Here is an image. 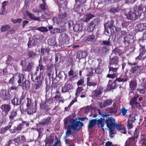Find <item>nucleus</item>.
Here are the masks:
<instances>
[{
    "mask_svg": "<svg viewBox=\"0 0 146 146\" xmlns=\"http://www.w3.org/2000/svg\"><path fill=\"white\" fill-rule=\"evenodd\" d=\"M103 118H105V123L107 127L109 129V136L110 137L113 138L115 135L114 132V129L113 127L115 124V119L111 115L105 113L102 115Z\"/></svg>",
    "mask_w": 146,
    "mask_h": 146,
    "instance_id": "obj_1",
    "label": "nucleus"
},
{
    "mask_svg": "<svg viewBox=\"0 0 146 146\" xmlns=\"http://www.w3.org/2000/svg\"><path fill=\"white\" fill-rule=\"evenodd\" d=\"M139 97V94H135L134 95L133 97L131 98L130 104L133 108H137L139 109H141L142 108L141 105L138 102L142 101L143 98L142 97H139L138 99V101H137Z\"/></svg>",
    "mask_w": 146,
    "mask_h": 146,
    "instance_id": "obj_2",
    "label": "nucleus"
},
{
    "mask_svg": "<svg viewBox=\"0 0 146 146\" xmlns=\"http://www.w3.org/2000/svg\"><path fill=\"white\" fill-rule=\"evenodd\" d=\"M27 111L29 115H31L36 112L37 111V104L33 103L31 98H27Z\"/></svg>",
    "mask_w": 146,
    "mask_h": 146,
    "instance_id": "obj_3",
    "label": "nucleus"
},
{
    "mask_svg": "<svg viewBox=\"0 0 146 146\" xmlns=\"http://www.w3.org/2000/svg\"><path fill=\"white\" fill-rule=\"evenodd\" d=\"M25 77L22 74L21 75L18 73L14 74L13 77L9 80V84L12 85L15 84V82L17 81V83L19 84L18 86H20V84L22 83V81H23Z\"/></svg>",
    "mask_w": 146,
    "mask_h": 146,
    "instance_id": "obj_4",
    "label": "nucleus"
},
{
    "mask_svg": "<svg viewBox=\"0 0 146 146\" xmlns=\"http://www.w3.org/2000/svg\"><path fill=\"white\" fill-rule=\"evenodd\" d=\"M67 14L66 13H61L58 17H54L52 19L54 22H55L59 25L63 26L65 25V21L67 19Z\"/></svg>",
    "mask_w": 146,
    "mask_h": 146,
    "instance_id": "obj_5",
    "label": "nucleus"
},
{
    "mask_svg": "<svg viewBox=\"0 0 146 146\" xmlns=\"http://www.w3.org/2000/svg\"><path fill=\"white\" fill-rule=\"evenodd\" d=\"M21 65L24 71L28 72H31L33 69L34 65V62L32 61L27 62L26 60H23L21 61Z\"/></svg>",
    "mask_w": 146,
    "mask_h": 146,
    "instance_id": "obj_6",
    "label": "nucleus"
},
{
    "mask_svg": "<svg viewBox=\"0 0 146 146\" xmlns=\"http://www.w3.org/2000/svg\"><path fill=\"white\" fill-rule=\"evenodd\" d=\"M114 21L113 20H111L110 21H108V22L104 25L105 31L108 33L109 32L108 31V29H111L112 28L113 31L116 33L119 31L121 29L120 28H117L113 24Z\"/></svg>",
    "mask_w": 146,
    "mask_h": 146,
    "instance_id": "obj_7",
    "label": "nucleus"
},
{
    "mask_svg": "<svg viewBox=\"0 0 146 146\" xmlns=\"http://www.w3.org/2000/svg\"><path fill=\"white\" fill-rule=\"evenodd\" d=\"M26 141V139L24 135L21 136V138L20 137H18L15 138L14 139H12L9 141L8 144H6L5 146H12L14 145V143H13L14 141L15 143H17L19 145H23L24 142Z\"/></svg>",
    "mask_w": 146,
    "mask_h": 146,
    "instance_id": "obj_8",
    "label": "nucleus"
},
{
    "mask_svg": "<svg viewBox=\"0 0 146 146\" xmlns=\"http://www.w3.org/2000/svg\"><path fill=\"white\" fill-rule=\"evenodd\" d=\"M128 64L131 66L130 71L132 74H135V76H137L140 74L141 66L137 65L135 62L131 63L129 62Z\"/></svg>",
    "mask_w": 146,
    "mask_h": 146,
    "instance_id": "obj_9",
    "label": "nucleus"
},
{
    "mask_svg": "<svg viewBox=\"0 0 146 146\" xmlns=\"http://www.w3.org/2000/svg\"><path fill=\"white\" fill-rule=\"evenodd\" d=\"M119 66L114 67L109 66V73L107 75L106 77L113 79L116 77Z\"/></svg>",
    "mask_w": 146,
    "mask_h": 146,
    "instance_id": "obj_10",
    "label": "nucleus"
},
{
    "mask_svg": "<svg viewBox=\"0 0 146 146\" xmlns=\"http://www.w3.org/2000/svg\"><path fill=\"white\" fill-rule=\"evenodd\" d=\"M70 123H71L70 126L74 130L78 131L80 130L79 121H77V119H75L72 118L70 120Z\"/></svg>",
    "mask_w": 146,
    "mask_h": 146,
    "instance_id": "obj_11",
    "label": "nucleus"
},
{
    "mask_svg": "<svg viewBox=\"0 0 146 146\" xmlns=\"http://www.w3.org/2000/svg\"><path fill=\"white\" fill-rule=\"evenodd\" d=\"M113 128L114 129V131L115 130V129L116 130L118 131H120L122 134H126L127 131L126 128L123 125L119 123H115L113 127Z\"/></svg>",
    "mask_w": 146,
    "mask_h": 146,
    "instance_id": "obj_12",
    "label": "nucleus"
},
{
    "mask_svg": "<svg viewBox=\"0 0 146 146\" xmlns=\"http://www.w3.org/2000/svg\"><path fill=\"white\" fill-rule=\"evenodd\" d=\"M126 18L128 20L135 21L136 20L138 17V15L136 12L129 11L128 13H125Z\"/></svg>",
    "mask_w": 146,
    "mask_h": 146,
    "instance_id": "obj_13",
    "label": "nucleus"
},
{
    "mask_svg": "<svg viewBox=\"0 0 146 146\" xmlns=\"http://www.w3.org/2000/svg\"><path fill=\"white\" fill-rule=\"evenodd\" d=\"M104 88L102 86H99L96 89L92 92V96L93 98H96L99 96L102 93Z\"/></svg>",
    "mask_w": 146,
    "mask_h": 146,
    "instance_id": "obj_14",
    "label": "nucleus"
},
{
    "mask_svg": "<svg viewBox=\"0 0 146 146\" xmlns=\"http://www.w3.org/2000/svg\"><path fill=\"white\" fill-rule=\"evenodd\" d=\"M134 42V38L133 36L130 35H125L124 37L123 42L128 46Z\"/></svg>",
    "mask_w": 146,
    "mask_h": 146,
    "instance_id": "obj_15",
    "label": "nucleus"
},
{
    "mask_svg": "<svg viewBox=\"0 0 146 146\" xmlns=\"http://www.w3.org/2000/svg\"><path fill=\"white\" fill-rule=\"evenodd\" d=\"M0 108L2 112L6 115L8 114L11 109V106L9 104H4L1 106Z\"/></svg>",
    "mask_w": 146,
    "mask_h": 146,
    "instance_id": "obj_16",
    "label": "nucleus"
},
{
    "mask_svg": "<svg viewBox=\"0 0 146 146\" xmlns=\"http://www.w3.org/2000/svg\"><path fill=\"white\" fill-rule=\"evenodd\" d=\"M135 12H136L138 16H140L141 14L144 13L146 11V8L142 5H141L138 7H136Z\"/></svg>",
    "mask_w": 146,
    "mask_h": 146,
    "instance_id": "obj_17",
    "label": "nucleus"
},
{
    "mask_svg": "<svg viewBox=\"0 0 146 146\" xmlns=\"http://www.w3.org/2000/svg\"><path fill=\"white\" fill-rule=\"evenodd\" d=\"M119 62V58L117 56H115L110 60L109 66L114 67H117Z\"/></svg>",
    "mask_w": 146,
    "mask_h": 146,
    "instance_id": "obj_18",
    "label": "nucleus"
},
{
    "mask_svg": "<svg viewBox=\"0 0 146 146\" xmlns=\"http://www.w3.org/2000/svg\"><path fill=\"white\" fill-rule=\"evenodd\" d=\"M117 82H115V80L113 82L112 80H109L107 86V89L110 91L115 89L116 86H117Z\"/></svg>",
    "mask_w": 146,
    "mask_h": 146,
    "instance_id": "obj_19",
    "label": "nucleus"
},
{
    "mask_svg": "<svg viewBox=\"0 0 146 146\" xmlns=\"http://www.w3.org/2000/svg\"><path fill=\"white\" fill-rule=\"evenodd\" d=\"M51 122V117L49 116L41 120L39 122V124L40 125H44L48 124Z\"/></svg>",
    "mask_w": 146,
    "mask_h": 146,
    "instance_id": "obj_20",
    "label": "nucleus"
},
{
    "mask_svg": "<svg viewBox=\"0 0 146 146\" xmlns=\"http://www.w3.org/2000/svg\"><path fill=\"white\" fill-rule=\"evenodd\" d=\"M73 89V85L70 84H66L64 86L62 87L61 92L62 93H65L68 92L70 90Z\"/></svg>",
    "mask_w": 146,
    "mask_h": 146,
    "instance_id": "obj_21",
    "label": "nucleus"
},
{
    "mask_svg": "<svg viewBox=\"0 0 146 146\" xmlns=\"http://www.w3.org/2000/svg\"><path fill=\"white\" fill-rule=\"evenodd\" d=\"M84 38L86 41L92 43L95 42L96 40V36L93 34L86 36Z\"/></svg>",
    "mask_w": 146,
    "mask_h": 146,
    "instance_id": "obj_22",
    "label": "nucleus"
},
{
    "mask_svg": "<svg viewBox=\"0 0 146 146\" xmlns=\"http://www.w3.org/2000/svg\"><path fill=\"white\" fill-rule=\"evenodd\" d=\"M55 94L56 95L54 97L55 100L56 102H62V103H63L64 100L63 99V98L62 97L60 92L58 90H56Z\"/></svg>",
    "mask_w": 146,
    "mask_h": 146,
    "instance_id": "obj_23",
    "label": "nucleus"
},
{
    "mask_svg": "<svg viewBox=\"0 0 146 146\" xmlns=\"http://www.w3.org/2000/svg\"><path fill=\"white\" fill-rule=\"evenodd\" d=\"M94 17V15H93L91 13L86 14L82 18V21L84 22L87 23Z\"/></svg>",
    "mask_w": 146,
    "mask_h": 146,
    "instance_id": "obj_24",
    "label": "nucleus"
},
{
    "mask_svg": "<svg viewBox=\"0 0 146 146\" xmlns=\"http://www.w3.org/2000/svg\"><path fill=\"white\" fill-rule=\"evenodd\" d=\"M112 102L111 100H106L105 101L99 104V105L101 108H103L107 106L111 105Z\"/></svg>",
    "mask_w": 146,
    "mask_h": 146,
    "instance_id": "obj_25",
    "label": "nucleus"
},
{
    "mask_svg": "<svg viewBox=\"0 0 146 146\" xmlns=\"http://www.w3.org/2000/svg\"><path fill=\"white\" fill-rule=\"evenodd\" d=\"M128 80V77L126 74L122 75L119 78H116L115 80V82H126Z\"/></svg>",
    "mask_w": 146,
    "mask_h": 146,
    "instance_id": "obj_26",
    "label": "nucleus"
},
{
    "mask_svg": "<svg viewBox=\"0 0 146 146\" xmlns=\"http://www.w3.org/2000/svg\"><path fill=\"white\" fill-rule=\"evenodd\" d=\"M96 125L99 127H103L104 126V122H105V118H102L101 117L100 119L96 118Z\"/></svg>",
    "mask_w": 146,
    "mask_h": 146,
    "instance_id": "obj_27",
    "label": "nucleus"
},
{
    "mask_svg": "<svg viewBox=\"0 0 146 146\" xmlns=\"http://www.w3.org/2000/svg\"><path fill=\"white\" fill-rule=\"evenodd\" d=\"M17 112L15 110H12L10 113L9 115V118L10 120V121L9 122H11L13 123V120L14 118L17 115Z\"/></svg>",
    "mask_w": 146,
    "mask_h": 146,
    "instance_id": "obj_28",
    "label": "nucleus"
},
{
    "mask_svg": "<svg viewBox=\"0 0 146 146\" xmlns=\"http://www.w3.org/2000/svg\"><path fill=\"white\" fill-rule=\"evenodd\" d=\"M60 38L62 41L65 42H68L70 38V37L67 34L64 33L61 34Z\"/></svg>",
    "mask_w": 146,
    "mask_h": 146,
    "instance_id": "obj_29",
    "label": "nucleus"
},
{
    "mask_svg": "<svg viewBox=\"0 0 146 146\" xmlns=\"http://www.w3.org/2000/svg\"><path fill=\"white\" fill-rule=\"evenodd\" d=\"M22 129L20 124H19V125L17 127H14L13 129H10V131L11 133H18L22 130Z\"/></svg>",
    "mask_w": 146,
    "mask_h": 146,
    "instance_id": "obj_30",
    "label": "nucleus"
},
{
    "mask_svg": "<svg viewBox=\"0 0 146 146\" xmlns=\"http://www.w3.org/2000/svg\"><path fill=\"white\" fill-rule=\"evenodd\" d=\"M129 86L131 90H134L137 87V81L134 79L131 80L129 83Z\"/></svg>",
    "mask_w": 146,
    "mask_h": 146,
    "instance_id": "obj_31",
    "label": "nucleus"
},
{
    "mask_svg": "<svg viewBox=\"0 0 146 146\" xmlns=\"http://www.w3.org/2000/svg\"><path fill=\"white\" fill-rule=\"evenodd\" d=\"M37 40L36 38H32L31 39H30L27 44L28 48H30L32 46L35 45L37 42Z\"/></svg>",
    "mask_w": 146,
    "mask_h": 146,
    "instance_id": "obj_32",
    "label": "nucleus"
},
{
    "mask_svg": "<svg viewBox=\"0 0 146 146\" xmlns=\"http://www.w3.org/2000/svg\"><path fill=\"white\" fill-rule=\"evenodd\" d=\"M96 125V119H95L89 121L88 125V129H92L93 127Z\"/></svg>",
    "mask_w": 146,
    "mask_h": 146,
    "instance_id": "obj_33",
    "label": "nucleus"
},
{
    "mask_svg": "<svg viewBox=\"0 0 146 146\" xmlns=\"http://www.w3.org/2000/svg\"><path fill=\"white\" fill-rule=\"evenodd\" d=\"M44 75H43V72H40L39 75L36 77L35 82L39 83H42Z\"/></svg>",
    "mask_w": 146,
    "mask_h": 146,
    "instance_id": "obj_34",
    "label": "nucleus"
},
{
    "mask_svg": "<svg viewBox=\"0 0 146 146\" xmlns=\"http://www.w3.org/2000/svg\"><path fill=\"white\" fill-rule=\"evenodd\" d=\"M75 3L73 9L75 12L78 13H80L82 12V10L80 7L81 4H80V3L78 4V3Z\"/></svg>",
    "mask_w": 146,
    "mask_h": 146,
    "instance_id": "obj_35",
    "label": "nucleus"
},
{
    "mask_svg": "<svg viewBox=\"0 0 146 146\" xmlns=\"http://www.w3.org/2000/svg\"><path fill=\"white\" fill-rule=\"evenodd\" d=\"M2 98L4 100H9L10 99V94L9 91L3 92Z\"/></svg>",
    "mask_w": 146,
    "mask_h": 146,
    "instance_id": "obj_36",
    "label": "nucleus"
},
{
    "mask_svg": "<svg viewBox=\"0 0 146 146\" xmlns=\"http://www.w3.org/2000/svg\"><path fill=\"white\" fill-rule=\"evenodd\" d=\"M118 108L115 106L113 107L110 108L107 110V112L108 113H112L116 114L117 113Z\"/></svg>",
    "mask_w": 146,
    "mask_h": 146,
    "instance_id": "obj_37",
    "label": "nucleus"
},
{
    "mask_svg": "<svg viewBox=\"0 0 146 146\" xmlns=\"http://www.w3.org/2000/svg\"><path fill=\"white\" fill-rule=\"evenodd\" d=\"M12 125V123L11 122H9L8 125L2 128L0 130V133L3 134L5 133L8 130L10 129V128H11Z\"/></svg>",
    "mask_w": 146,
    "mask_h": 146,
    "instance_id": "obj_38",
    "label": "nucleus"
},
{
    "mask_svg": "<svg viewBox=\"0 0 146 146\" xmlns=\"http://www.w3.org/2000/svg\"><path fill=\"white\" fill-rule=\"evenodd\" d=\"M87 54L86 51H82L79 52L77 55V58L79 59L85 58L87 55Z\"/></svg>",
    "mask_w": 146,
    "mask_h": 146,
    "instance_id": "obj_39",
    "label": "nucleus"
},
{
    "mask_svg": "<svg viewBox=\"0 0 146 146\" xmlns=\"http://www.w3.org/2000/svg\"><path fill=\"white\" fill-rule=\"evenodd\" d=\"M27 55L28 57L31 59H35L36 58L37 56V54L33 50L32 51H27Z\"/></svg>",
    "mask_w": 146,
    "mask_h": 146,
    "instance_id": "obj_40",
    "label": "nucleus"
},
{
    "mask_svg": "<svg viewBox=\"0 0 146 146\" xmlns=\"http://www.w3.org/2000/svg\"><path fill=\"white\" fill-rule=\"evenodd\" d=\"M22 82H23L22 85L23 88H25L26 89L29 88L30 85V83L29 81L26 80L25 78L23 81H22Z\"/></svg>",
    "mask_w": 146,
    "mask_h": 146,
    "instance_id": "obj_41",
    "label": "nucleus"
},
{
    "mask_svg": "<svg viewBox=\"0 0 146 146\" xmlns=\"http://www.w3.org/2000/svg\"><path fill=\"white\" fill-rule=\"evenodd\" d=\"M137 90L140 94H143L145 93L146 91V82H145L143 86L141 87H139V88L137 89Z\"/></svg>",
    "mask_w": 146,
    "mask_h": 146,
    "instance_id": "obj_42",
    "label": "nucleus"
},
{
    "mask_svg": "<svg viewBox=\"0 0 146 146\" xmlns=\"http://www.w3.org/2000/svg\"><path fill=\"white\" fill-rule=\"evenodd\" d=\"M11 102L13 105L17 106L20 104L17 96L15 95L14 96L13 98L11 100Z\"/></svg>",
    "mask_w": 146,
    "mask_h": 146,
    "instance_id": "obj_43",
    "label": "nucleus"
},
{
    "mask_svg": "<svg viewBox=\"0 0 146 146\" xmlns=\"http://www.w3.org/2000/svg\"><path fill=\"white\" fill-rule=\"evenodd\" d=\"M100 22V20L99 18H96L92 19V21L90 22L94 26L95 28L96 27H97Z\"/></svg>",
    "mask_w": 146,
    "mask_h": 146,
    "instance_id": "obj_44",
    "label": "nucleus"
},
{
    "mask_svg": "<svg viewBox=\"0 0 146 146\" xmlns=\"http://www.w3.org/2000/svg\"><path fill=\"white\" fill-rule=\"evenodd\" d=\"M136 115V113H135V115L133 113L130 114L128 117V119L127 121L134 123L136 120V119L135 118Z\"/></svg>",
    "mask_w": 146,
    "mask_h": 146,
    "instance_id": "obj_45",
    "label": "nucleus"
},
{
    "mask_svg": "<svg viewBox=\"0 0 146 146\" xmlns=\"http://www.w3.org/2000/svg\"><path fill=\"white\" fill-rule=\"evenodd\" d=\"M40 108L42 110L46 111H47L49 110L48 106L47 105V103L45 102L44 103H42L40 105Z\"/></svg>",
    "mask_w": 146,
    "mask_h": 146,
    "instance_id": "obj_46",
    "label": "nucleus"
},
{
    "mask_svg": "<svg viewBox=\"0 0 146 146\" xmlns=\"http://www.w3.org/2000/svg\"><path fill=\"white\" fill-rule=\"evenodd\" d=\"M10 28V26L9 25H2L1 28V32H3L9 30Z\"/></svg>",
    "mask_w": 146,
    "mask_h": 146,
    "instance_id": "obj_47",
    "label": "nucleus"
},
{
    "mask_svg": "<svg viewBox=\"0 0 146 146\" xmlns=\"http://www.w3.org/2000/svg\"><path fill=\"white\" fill-rule=\"evenodd\" d=\"M113 52L115 55L118 54L120 56L122 53V50H120L118 47H115L113 50Z\"/></svg>",
    "mask_w": 146,
    "mask_h": 146,
    "instance_id": "obj_48",
    "label": "nucleus"
},
{
    "mask_svg": "<svg viewBox=\"0 0 146 146\" xmlns=\"http://www.w3.org/2000/svg\"><path fill=\"white\" fill-rule=\"evenodd\" d=\"M71 128L72 127L68 125V127L66 132V135L64 137H69L71 135H72Z\"/></svg>",
    "mask_w": 146,
    "mask_h": 146,
    "instance_id": "obj_49",
    "label": "nucleus"
},
{
    "mask_svg": "<svg viewBox=\"0 0 146 146\" xmlns=\"http://www.w3.org/2000/svg\"><path fill=\"white\" fill-rule=\"evenodd\" d=\"M95 29V27L93 26L90 22L88 23L87 28V31H88L89 32H93Z\"/></svg>",
    "mask_w": 146,
    "mask_h": 146,
    "instance_id": "obj_50",
    "label": "nucleus"
},
{
    "mask_svg": "<svg viewBox=\"0 0 146 146\" xmlns=\"http://www.w3.org/2000/svg\"><path fill=\"white\" fill-rule=\"evenodd\" d=\"M138 30L140 31H142L145 30L144 27V23H138L136 26Z\"/></svg>",
    "mask_w": 146,
    "mask_h": 146,
    "instance_id": "obj_51",
    "label": "nucleus"
},
{
    "mask_svg": "<svg viewBox=\"0 0 146 146\" xmlns=\"http://www.w3.org/2000/svg\"><path fill=\"white\" fill-rule=\"evenodd\" d=\"M68 137H64V139L66 143V144L68 146H69L71 145V144L73 143V141L72 139H70L67 138Z\"/></svg>",
    "mask_w": 146,
    "mask_h": 146,
    "instance_id": "obj_52",
    "label": "nucleus"
},
{
    "mask_svg": "<svg viewBox=\"0 0 146 146\" xmlns=\"http://www.w3.org/2000/svg\"><path fill=\"white\" fill-rule=\"evenodd\" d=\"M110 38L109 37V38L107 40H104L102 42V45H105L106 46H111V44L110 41Z\"/></svg>",
    "mask_w": 146,
    "mask_h": 146,
    "instance_id": "obj_53",
    "label": "nucleus"
},
{
    "mask_svg": "<svg viewBox=\"0 0 146 146\" xmlns=\"http://www.w3.org/2000/svg\"><path fill=\"white\" fill-rule=\"evenodd\" d=\"M22 128H24L29 126V123L28 122L23 121L20 124Z\"/></svg>",
    "mask_w": 146,
    "mask_h": 146,
    "instance_id": "obj_54",
    "label": "nucleus"
},
{
    "mask_svg": "<svg viewBox=\"0 0 146 146\" xmlns=\"http://www.w3.org/2000/svg\"><path fill=\"white\" fill-rule=\"evenodd\" d=\"M121 31H120L118 33V35L119 36H117L118 38H121L122 36H124L127 33V32L126 31H122L121 30H120ZM116 35H117L118 36V35L117 34Z\"/></svg>",
    "mask_w": 146,
    "mask_h": 146,
    "instance_id": "obj_55",
    "label": "nucleus"
},
{
    "mask_svg": "<svg viewBox=\"0 0 146 146\" xmlns=\"http://www.w3.org/2000/svg\"><path fill=\"white\" fill-rule=\"evenodd\" d=\"M65 76V79L67 78V75L65 74L64 72L63 71H60L59 73L58 76L60 79H62L63 78L64 76Z\"/></svg>",
    "mask_w": 146,
    "mask_h": 146,
    "instance_id": "obj_56",
    "label": "nucleus"
},
{
    "mask_svg": "<svg viewBox=\"0 0 146 146\" xmlns=\"http://www.w3.org/2000/svg\"><path fill=\"white\" fill-rule=\"evenodd\" d=\"M87 85L88 86H93L94 87L97 85V83L95 82H92L89 81V78H87Z\"/></svg>",
    "mask_w": 146,
    "mask_h": 146,
    "instance_id": "obj_57",
    "label": "nucleus"
},
{
    "mask_svg": "<svg viewBox=\"0 0 146 146\" xmlns=\"http://www.w3.org/2000/svg\"><path fill=\"white\" fill-rule=\"evenodd\" d=\"M60 30L58 28H54L52 31H50L51 34H54L57 33H60Z\"/></svg>",
    "mask_w": 146,
    "mask_h": 146,
    "instance_id": "obj_58",
    "label": "nucleus"
},
{
    "mask_svg": "<svg viewBox=\"0 0 146 146\" xmlns=\"http://www.w3.org/2000/svg\"><path fill=\"white\" fill-rule=\"evenodd\" d=\"M9 3L8 1H4L2 3V7L1 9L2 10H5V7L9 5Z\"/></svg>",
    "mask_w": 146,
    "mask_h": 146,
    "instance_id": "obj_59",
    "label": "nucleus"
},
{
    "mask_svg": "<svg viewBox=\"0 0 146 146\" xmlns=\"http://www.w3.org/2000/svg\"><path fill=\"white\" fill-rule=\"evenodd\" d=\"M27 15L31 19L34 20L35 19V16L33 14L28 12V11H26Z\"/></svg>",
    "mask_w": 146,
    "mask_h": 146,
    "instance_id": "obj_60",
    "label": "nucleus"
},
{
    "mask_svg": "<svg viewBox=\"0 0 146 146\" xmlns=\"http://www.w3.org/2000/svg\"><path fill=\"white\" fill-rule=\"evenodd\" d=\"M11 21L14 24L20 23L22 21V19L21 18H18L16 19H11Z\"/></svg>",
    "mask_w": 146,
    "mask_h": 146,
    "instance_id": "obj_61",
    "label": "nucleus"
},
{
    "mask_svg": "<svg viewBox=\"0 0 146 146\" xmlns=\"http://www.w3.org/2000/svg\"><path fill=\"white\" fill-rule=\"evenodd\" d=\"M37 30L42 33L47 32L48 31L47 28L45 27H39L37 29Z\"/></svg>",
    "mask_w": 146,
    "mask_h": 146,
    "instance_id": "obj_62",
    "label": "nucleus"
},
{
    "mask_svg": "<svg viewBox=\"0 0 146 146\" xmlns=\"http://www.w3.org/2000/svg\"><path fill=\"white\" fill-rule=\"evenodd\" d=\"M127 129L129 130L132 129L133 127V123L127 121Z\"/></svg>",
    "mask_w": 146,
    "mask_h": 146,
    "instance_id": "obj_63",
    "label": "nucleus"
},
{
    "mask_svg": "<svg viewBox=\"0 0 146 146\" xmlns=\"http://www.w3.org/2000/svg\"><path fill=\"white\" fill-rule=\"evenodd\" d=\"M38 66L40 70V72H43V71L42 70H44V67L42 65V64L41 63V62H40V60L39 61V64L38 65Z\"/></svg>",
    "mask_w": 146,
    "mask_h": 146,
    "instance_id": "obj_64",
    "label": "nucleus"
}]
</instances>
